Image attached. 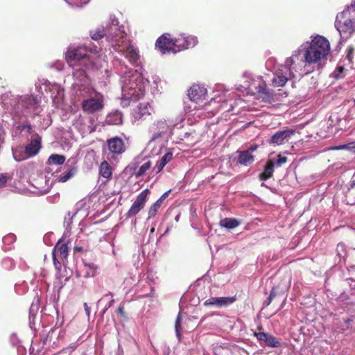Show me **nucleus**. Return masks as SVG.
I'll return each mask as SVG.
<instances>
[{"instance_id":"1","label":"nucleus","mask_w":355,"mask_h":355,"mask_svg":"<svg viewBox=\"0 0 355 355\" xmlns=\"http://www.w3.org/2000/svg\"><path fill=\"white\" fill-rule=\"evenodd\" d=\"M330 51V43L321 35L315 37L305 50L304 61L309 64L317 63L322 59H327Z\"/></svg>"},{"instance_id":"2","label":"nucleus","mask_w":355,"mask_h":355,"mask_svg":"<svg viewBox=\"0 0 355 355\" xmlns=\"http://www.w3.org/2000/svg\"><path fill=\"white\" fill-rule=\"evenodd\" d=\"M300 56V51H296L295 53L286 60L285 65L281 67L275 72L272 83L274 87H284L289 79L293 76L291 69L295 60Z\"/></svg>"},{"instance_id":"3","label":"nucleus","mask_w":355,"mask_h":355,"mask_svg":"<svg viewBox=\"0 0 355 355\" xmlns=\"http://www.w3.org/2000/svg\"><path fill=\"white\" fill-rule=\"evenodd\" d=\"M335 26L342 37L347 39L355 32V20L349 9H345L336 16Z\"/></svg>"},{"instance_id":"4","label":"nucleus","mask_w":355,"mask_h":355,"mask_svg":"<svg viewBox=\"0 0 355 355\" xmlns=\"http://www.w3.org/2000/svg\"><path fill=\"white\" fill-rule=\"evenodd\" d=\"M107 39L117 52H121L123 50L122 47L130 42L126 38L125 32L117 24H114L107 28Z\"/></svg>"},{"instance_id":"5","label":"nucleus","mask_w":355,"mask_h":355,"mask_svg":"<svg viewBox=\"0 0 355 355\" xmlns=\"http://www.w3.org/2000/svg\"><path fill=\"white\" fill-rule=\"evenodd\" d=\"M125 151V144L119 137H114L106 141L103 153H107V159L110 161L116 160Z\"/></svg>"},{"instance_id":"6","label":"nucleus","mask_w":355,"mask_h":355,"mask_svg":"<svg viewBox=\"0 0 355 355\" xmlns=\"http://www.w3.org/2000/svg\"><path fill=\"white\" fill-rule=\"evenodd\" d=\"M138 78V76L133 75L128 77V78H125L122 86L123 96L125 99L135 101L144 95L141 88L138 87L136 83Z\"/></svg>"},{"instance_id":"7","label":"nucleus","mask_w":355,"mask_h":355,"mask_svg":"<svg viewBox=\"0 0 355 355\" xmlns=\"http://www.w3.org/2000/svg\"><path fill=\"white\" fill-rule=\"evenodd\" d=\"M65 59L67 62L82 60L85 65L90 62L89 56L86 49L83 47H69L65 53Z\"/></svg>"},{"instance_id":"8","label":"nucleus","mask_w":355,"mask_h":355,"mask_svg":"<svg viewBox=\"0 0 355 355\" xmlns=\"http://www.w3.org/2000/svg\"><path fill=\"white\" fill-rule=\"evenodd\" d=\"M153 112V108L149 103H139L132 108L131 115L135 121H144L150 118Z\"/></svg>"},{"instance_id":"9","label":"nucleus","mask_w":355,"mask_h":355,"mask_svg":"<svg viewBox=\"0 0 355 355\" xmlns=\"http://www.w3.org/2000/svg\"><path fill=\"white\" fill-rule=\"evenodd\" d=\"M150 191L148 189L143 190L136 198L135 200L125 214L126 218L135 216L144 207L148 200Z\"/></svg>"},{"instance_id":"10","label":"nucleus","mask_w":355,"mask_h":355,"mask_svg":"<svg viewBox=\"0 0 355 355\" xmlns=\"http://www.w3.org/2000/svg\"><path fill=\"white\" fill-rule=\"evenodd\" d=\"M174 39L175 53L195 46L198 44V38L193 35H180Z\"/></svg>"},{"instance_id":"11","label":"nucleus","mask_w":355,"mask_h":355,"mask_svg":"<svg viewBox=\"0 0 355 355\" xmlns=\"http://www.w3.org/2000/svg\"><path fill=\"white\" fill-rule=\"evenodd\" d=\"M155 46L162 54L175 53L174 39L169 33H164L159 37L156 40Z\"/></svg>"},{"instance_id":"12","label":"nucleus","mask_w":355,"mask_h":355,"mask_svg":"<svg viewBox=\"0 0 355 355\" xmlns=\"http://www.w3.org/2000/svg\"><path fill=\"white\" fill-rule=\"evenodd\" d=\"M123 50L120 52L128 62L133 66H138L140 64V54L138 49L134 46L130 41L123 47Z\"/></svg>"},{"instance_id":"13","label":"nucleus","mask_w":355,"mask_h":355,"mask_svg":"<svg viewBox=\"0 0 355 355\" xmlns=\"http://www.w3.org/2000/svg\"><path fill=\"white\" fill-rule=\"evenodd\" d=\"M103 100L101 96L99 98H90L83 100L82 102V108L85 112L94 114L103 108Z\"/></svg>"},{"instance_id":"14","label":"nucleus","mask_w":355,"mask_h":355,"mask_svg":"<svg viewBox=\"0 0 355 355\" xmlns=\"http://www.w3.org/2000/svg\"><path fill=\"white\" fill-rule=\"evenodd\" d=\"M236 300V295L232 297H213L207 299L205 302L204 305L206 306H213L216 307H224L228 306L230 304H233Z\"/></svg>"},{"instance_id":"15","label":"nucleus","mask_w":355,"mask_h":355,"mask_svg":"<svg viewBox=\"0 0 355 355\" xmlns=\"http://www.w3.org/2000/svg\"><path fill=\"white\" fill-rule=\"evenodd\" d=\"M207 89L199 85H193L189 90L188 96L190 100L196 103L202 102L205 99Z\"/></svg>"},{"instance_id":"16","label":"nucleus","mask_w":355,"mask_h":355,"mask_svg":"<svg viewBox=\"0 0 355 355\" xmlns=\"http://www.w3.org/2000/svg\"><path fill=\"white\" fill-rule=\"evenodd\" d=\"M254 336L260 342H263L270 347H279L281 346L280 341L274 336L264 332H254Z\"/></svg>"},{"instance_id":"17","label":"nucleus","mask_w":355,"mask_h":355,"mask_svg":"<svg viewBox=\"0 0 355 355\" xmlns=\"http://www.w3.org/2000/svg\"><path fill=\"white\" fill-rule=\"evenodd\" d=\"M52 254H55L61 261H66L69 255L68 242L64 243L63 239H60L53 248Z\"/></svg>"},{"instance_id":"18","label":"nucleus","mask_w":355,"mask_h":355,"mask_svg":"<svg viewBox=\"0 0 355 355\" xmlns=\"http://www.w3.org/2000/svg\"><path fill=\"white\" fill-rule=\"evenodd\" d=\"M42 139L39 135H36V138L31 139V142L25 147V153L28 157H33L36 155L42 146Z\"/></svg>"},{"instance_id":"19","label":"nucleus","mask_w":355,"mask_h":355,"mask_svg":"<svg viewBox=\"0 0 355 355\" xmlns=\"http://www.w3.org/2000/svg\"><path fill=\"white\" fill-rule=\"evenodd\" d=\"M293 132V131L290 130L278 131L271 137L269 143L271 144L282 145L286 141H288Z\"/></svg>"},{"instance_id":"20","label":"nucleus","mask_w":355,"mask_h":355,"mask_svg":"<svg viewBox=\"0 0 355 355\" xmlns=\"http://www.w3.org/2000/svg\"><path fill=\"white\" fill-rule=\"evenodd\" d=\"M275 171V161L273 159H269L263 168V171L259 175V179L261 181H266L273 176Z\"/></svg>"},{"instance_id":"21","label":"nucleus","mask_w":355,"mask_h":355,"mask_svg":"<svg viewBox=\"0 0 355 355\" xmlns=\"http://www.w3.org/2000/svg\"><path fill=\"white\" fill-rule=\"evenodd\" d=\"M254 160V155L250 150H243L239 153L238 163L244 166L250 165Z\"/></svg>"},{"instance_id":"22","label":"nucleus","mask_w":355,"mask_h":355,"mask_svg":"<svg viewBox=\"0 0 355 355\" xmlns=\"http://www.w3.org/2000/svg\"><path fill=\"white\" fill-rule=\"evenodd\" d=\"M99 175L106 180L111 178L112 175V168L107 161L104 160L101 163L99 166Z\"/></svg>"},{"instance_id":"23","label":"nucleus","mask_w":355,"mask_h":355,"mask_svg":"<svg viewBox=\"0 0 355 355\" xmlns=\"http://www.w3.org/2000/svg\"><path fill=\"white\" fill-rule=\"evenodd\" d=\"M345 201L348 205H355V181H353L350 187L345 193Z\"/></svg>"},{"instance_id":"24","label":"nucleus","mask_w":355,"mask_h":355,"mask_svg":"<svg viewBox=\"0 0 355 355\" xmlns=\"http://www.w3.org/2000/svg\"><path fill=\"white\" fill-rule=\"evenodd\" d=\"M220 225L227 229H234L239 225V222L235 218H225L220 221Z\"/></svg>"},{"instance_id":"25","label":"nucleus","mask_w":355,"mask_h":355,"mask_svg":"<svg viewBox=\"0 0 355 355\" xmlns=\"http://www.w3.org/2000/svg\"><path fill=\"white\" fill-rule=\"evenodd\" d=\"M155 125L159 128V131L153 135V139L160 137L163 134L166 132L168 129V125L165 121H157Z\"/></svg>"},{"instance_id":"26","label":"nucleus","mask_w":355,"mask_h":355,"mask_svg":"<svg viewBox=\"0 0 355 355\" xmlns=\"http://www.w3.org/2000/svg\"><path fill=\"white\" fill-rule=\"evenodd\" d=\"M89 35L93 40H98L102 39L103 37H107V29L98 28L96 30H92L89 31Z\"/></svg>"},{"instance_id":"27","label":"nucleus","mask_w":355,"mask_h":355,"mask_svg":"<svg viewBox=\"0 0 355 355\" xmlns=\"http://www.w3.org/2000/svg\"><path fill=\"white\" fill-rule=\"evenodd\" d=\"M65 161V157L62 155L53 154L48 159V163L49 164H58L61 165L64 164Z\"/></svg>"},{"instance_id":"28","label":"nucleus","mask_w":355,"mask_h":355,"mask_svg":"<svg viewBox=\"0 0 355 355\" xmlns=\"http://www.w3.org/2000/svg\"><path fill=\"white\" fill-rule=\"evenodd\" d=\"M162 205V199H158L153 205L150 206L148 209V219L150 218H153L156 216L159 209Z\"/></svg>"},{"instance_id":"29","label":"nucleus","mask_w":355,"mask_h":355,"mask_svg":"<svg viewBox=\"0 0 355 355\" xmlns=\"http://www.w3.org/2000/svg\"><path fill=\"white\" fill-rule=\"evenodd\" d=\"M152 165L153 163L151 161L148 160L146 162L139 167L137 172L135 173L136 177H141L144 175L146 173L147 171H148L151 168Z\"/></svg>"},{"instance_id":"30","label":"nucleus","mask_w":355,"mask_h":355,"mask_svg":"<svg viewBox=\"0 0 355 355\" xmlns=\"http://www.w3.org/2000/svg\"><path fill=\"white\" fill-rule=\"evenodd\" d=\"M259 95L266 103H271L273 101V95L267 89H263L259 92Z\"/></svg>"},{"instance_id":"31","label":"nucleus","mask_w":355,"mask_h":355,"mask_svg":"<svg viewBox=\"0 0 355 355\" xmlns=\"http://www.w3.org/2000/svg\"><path fill=\"white\" fill-rule=\"evenodd\" d=\"M85 267L86 269V272L84 276L85 277H94L96 275L97 270V266L96 265L93 263L85 264Z\"/></svg>"},{"instance_id":"32","label":"nucleus","mask_w":355,"mask_h":355,"mask_svg":"<svg viewBox=\"0 0 355 355\" xmlns=\"http://www.w3.org/2000/svg\"><path fill=\"white\" fill-rule=\"evenodd\" d=\"M354 149V152L355 153V143H351L349 144H345V145H339L331 147L330 149L331 150H343V149Z\"/></svg>"},{"instance_id":"33","label":"nucleus","mask_w":355,"mask_h":355,"mask_svg":"<svg viewBox=\"0 0 355 355\" xmlns=\"http://www.w3.org/2000/svg\"><path fill=\"white\" fill-rule=\"evenodd\" d=\"M274 161L275 166L280 167L288 162V158L279 154L277 156V159L275 160L274 159Z\"/></svg>"},{"instance_id":"34","label":"nucleus","mask_w":355,"mask_h":355,"mask_svg":"<svg viewBox=\"0 0 355 355\" xmlns=\"http://www.w3.org/2000/svg\"><path fill=\"white\" fill-rule=\"evenodd\" d=\"M172 158L173 153L171 152H168L162 157L159 161L166 166L172 159Z\"/></svg>"},{"instance_id":"35","label":"nucleus","mask_w":355,"mask_h":355,"mask_svg":"<svg viewBox=\"0 0 355 355\" xmlns=\"http://www.w3.org/2000/svg\"><path fill=\"white\" fill-rule=\"evenodd\" d=\"M13 157L14 159L17 162H21L28 157V155H24L21 153L17 150L13 151Z\"/></svg>"},{"instance_id":"36","label":"nucleus","mask_w":355,"mask_h":355,"mask_svg":"<svg viewBox=\"0 0 355 355\" xmlns=\"http://www.w3.org/2000/svg\"><path fill=\"white\" fill-rule=\"evenodd\" d=\"M344 70H345V68L343 66L337 67V68L336 69V70L334 71V77L336 79H339V78L344 77V75H343Z\"/></svg>"},{"instance_id":"37","label":"nucleus","mask_w":355,"mask_h":355,"mask_svg":"<svg viewBox=\"0 0 355 355\" xmlns=\"http://www.w3.org/2000/svg\"><path fill=\"white\" fill-rule=\"evenodd\" d=\"M116 313L120 315L121 318H123L124 320H127L128 319V316L127 313L124 310L123 304H120L116 310Z\"/></svg>"},{"instance_id":"38","label":"nucleus","mask_w":355,"mask_h":355,"mask_svg":"<svg viewBox=\"0 0 355 355\" xmlns=\"http://www.w3.org/2000/svg\"><path fill=\"white\" fill-rule=\"evenodd\" d=\"M52 256H53V265H54L55 269L58 270H60L61 268H62V262H63V261H61L60 259L59 260L58 259V257H57L55 254H52Z\"/></svg>"},{"instance_id":"39","label":"nucleus","mask_w":355,"mask_h":355,"mask_svg":"<svg viewBox=\"0 0 355 355\" xmlns=\"http://www.w3.org/2000/svg\"><path fill=\"white\" fill-rule=\"evenodd\" d=\"M73 76L76 78H79L81 80H83L86 78L85 71L84 69H77L73 72Z\"/></svg>"},{"instance_id":"40","label":"nucleus","mask_w":355,"mask_h":355,"mask_svg":"<svg viewBox=\"0 0 355 355\" xmlns=\"http://www.w3.org/2000/svg\"><path fill=\"white\" fill-rule=\"evenodd\" d=\"M18 128L21 131L26 130L27 131V132L29 134H31L33 132L32 125L29 123L23 124V125H19Z\"/></svg>"},{"instance_id":"41","label":"nucleus","mask_w":355,"mask_h":355,"mask_svg":"<svg viewBox=\"0 0 355 355\" xmlns=\"http://www.w3.org/2000/svg\"><path fill=\"white\" fill-rule=\"evenodd\" d=\"M73 175V173L71 171H68L66 173L62 174L59 177V181L62 182H67L71 176Z\"/></svg>"},{"instance_id":"42","label":"nucleus","mask_w":355,"mask_h":355,"mask_svg":"<svg viewBox=\"0 0 355 355\" xmlns=\"http://www.w3.org/2000/svg\"><path fill=\"white\" fill-rule=\"evenodd\" d=\"M276 295H277L276 289H275V288H272V290L270 291V293L267 299V301L266 302V304L269 305L272 302L273 299L276 297Z\"/></svg>"},{"instance_id":"43","label":"nucleus","mask_w":355,"mask_h":355,"mask_svg":"<svg viewBox=\"0 0 355 355\" xmlns=\"http://www.w3.org/2000/svg\"><path fill=\"white\" fill-rule=\"evenodd\" d=\"M164 166L165 165L164 164L158 161L156 166L153 168V171H155V173H159L162 171Z\"/></svg>"},{"instance_id":"44","label":"nucleus","mask_w":355,"mask_h":355,"mask_svg":"<svg viewBox=\"0 0 355 355\" xmlns=\"http://www.w3.org/2000/svg\"><path fill=\"white\" fill-rule=\"evenodd\" d=\"M347 59L349 61V62H352V58L354 57V48L352 47V46H349L347 49Z\"/></svg>"},{"instance_id":"45","label":"nucleus","mask_w":355,"mask_h":355,"mask_svg":"<svg viewBox=\"0 0 355 355\" xmlns=\"http://www.w3.org/2000/svg\"><path fill=\"white\" fill-rule=\"evenodd\" d=\"M113 116H116L118 119L114 121H112V116H109L107 118V121L109 122V123L119 124V123H121V116H119V114H115Z\"/></svg>"},{"instance_id":"46","label":"nucleus","mask_w":355,"mask_h":355,"mask_svg":"<svg viewBox=\"0 0 355 355\" xmlns=\"http://www.w3.org/2000/svg\"><path fill=\"white\" fill-rule=\"evenodd\" d=\"M8 179V176L6 174H0V187H3L6 184L7 182V180Z\"/></svg>"},{"instance_id":"47","label":"nucleus","mask_w":355,"mask_h":355,"mask_svg":"<svg viewBox=\"0 0 355 355\" xmlns=\"http://www.w3.org/2000/svg\"><path fill=\"white\" fill-rule=\"evenodd\" d=\"M181 325V319L180 316H178L175 321V330L178 334H180V329Z\"/></svg>"},{"instance_id":"48","label":"nucleus","mask_w":355,"mask_h":355,"mask_svg":"<svg viewBox=\"0 0 355 355\" xmlns=\"http://www.w3.org/2000/svg\"><path fill=\"white\" fill-rule=\"evenodd\" d=\"M345 9H349V12H355V0H352L351 4L348 6Z\"/></svg>"},{"instance_id":"49","label":"nucleus","mask_w":355,"mask_h":355,"mask_svg":"<svg viewBox=\"0 0 355 355\" xmlns=\"http://www.w3.org/2000/svg\"><path fill=\"white\" fill-rule=\"evenodd\" d=\"M84 308H85V311L86 312V314L89 316V314H90V309L88 306L87 303H84Z\"/></svg>"},{"instance_id":"50","label":"nucleus","mask_w":355,"mask_h":355,"mask_svg":"<svg viewBox=\"0 0 355 355\" xmlns=\"http://www.w3.org/2000/svg\"><path fill=\"white\" fill-rule=\"evenodd\" d=\"M73 250H74L75 252H83V247L75 246L74 248H73Z\"/></svg>"},{"instance_id":"51","label":"nucleus","mask_w":355,"mask_h":355,"mask_svg":"<svg viewBox=\"0 0 355 355\" xmlns=\"http://www.w3.org/2000/svg\"><path fill=\"white\" fill-rule=\"evenodd\" d=\"M257 148V145H252L247 150H250V152L252 153V152L255 150Z\"/></svg>"},{"instance_id":"52","label":"nucleus","mask_w":355,"mask_h":355,"mask_svg":"<svg viewBox=\"0 0 355 355\" xmlns=\"http://www.w3.org/2000/svg\"><path fill=\"white\" fill-rule=\"evenodd\" d=\"M114 302V300L112 297V298H111V300L110 301V302L107 304L108 308L111 307Z\"/></svg>"},{"instance_id":"53","label":"nucleus","mask_w":355,"mask_h":355,"mask_svg":"<svg viewBox=\"0 0 355 355\" xmlns=\"http://www.w3.org/2000/svg\"><path fill=\"white\" fill-rule=\"evenodd\" d=\"M168 196V192L164 193L159 199H162V202L163 200L166 198Z\"/></svg>"},{"instance_id":"54","label":"nucleus","mask_w":355,"mask_h":355,"mask_svg":"<svg viewBox=\"0 0 355 355\" xmlns=\"http://www.w3.org/2000/svg\"><path fill=\"white\" fill-rule=\"evenodd\" d=\"M353 321V319L352 318H349L345 320V322L346 324H349Z\"/></svg>"},{"instance_id":"55","label":"nucleus","mask_w":355,"mask_h":355,"mask_svg":"<svg viewBox=\"0 0 355 355\" xmlns=\"http://www.w3.org/2000/svg\"><path fill=\"white\" fill-rule=\"evenodd\" d=\"M107 296H109V297L112 298L113 297V293L112 292H109L108 293L105 295V297H107Z\"/></svg>"},{"instance_id":"56","label":"nucleus","mask_w":355,"mask_h":355,"mask_svg":"<svg viewBox=\"0 0 355 355\" xmlns=\"http://www.w3.org/2000/svg\"><path fill=\"white\" fill-rule=\"evenodd\" d=\"M263 329V327L262 326H259L258 327V330L259 331V332H261V331Z\"/></svg>"},{"instance_id":"57","label":"nucleus","mask_w":355,"mask_h":355,"mask_svg":"<svg viewBox=\"0 0 355 355\" xmlns=\"http://www.w3.org/2000/svg\"><path fill=\"white\" fill-rule=\"evenodd\" d=\"M154 230H155V228H154V227H153V228L150 230V232H151V233H152V232H154Z\"/></svg>"},{"instance_id":"58","label":"nucleus","mask_w":355,"mask_h":355,"mask_svg":"<svg viewBox=\"0 0 355 355\" xmlns=\"http://www.w3.org/2000/svg\"><path fill=\"white\" fill-rule=\"evenodd\" d=\"M354 105H355V99H354Z\"/></svg>"},{"instance_id":"59","label":"nucleus","mask_w":355,"mask_h":355,"mask_svg":"<svg viewBox=\"0 0 355 355\" xmlns=\"http://www.w3.org/2000/svg\"><path fill=\"white\" fill-rule=\"evenodd\" d=\"M354 266H355V263H354Z\"/></svg>"}]
</instances>
